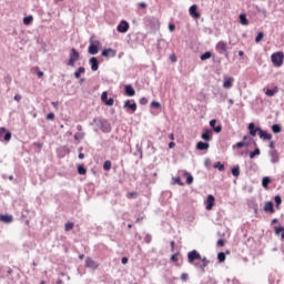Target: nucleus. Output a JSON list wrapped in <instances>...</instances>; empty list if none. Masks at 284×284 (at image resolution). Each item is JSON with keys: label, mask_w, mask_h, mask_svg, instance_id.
<instances>
[{"label": "nucleus", "mask_w": 284, "mask_h": 284, "mask_svg": "<svg viewBox=\"0 0 284 284\" xmlns=\"http://www.w3.org/2000/svg\"><path fill=\"white\" fill-rule=\"evenodd\" d=\"M93 123H95L97 128L104 134H110V132H112V125H110V122L105 119L94 118Z\"/></svg>", "instance_id": "1"}, {"label": "nucleus", "mask_w": 284, "mask_h": 284, "mask_svg": "<svg viewBox=\"0 0 284 284\" xmlns=\"http://www.w3.org/2000/svg\"><path fill=\"white\" fill-rule=\"evenodd\" d=\"M79 59H80L79 51L72 48L69 53V61L67 62V65H69L70 68H74V63L75 61H79Z\"/></svg>", "instance_id": "2"}, {"label": "nucleus", "mask_w": 284, "mask_h": 284, "mask_svg": "<svg viewBox=\"0 0 284 284\" xmlns=\"http://www.w3.org/2000/svg\"><path fill=\"white\" fill-rule=\"evenodd\" d=\"M215 50L219 52V54H224L226 59L230 57V51H227V43L223 40L216 43Z\"/></svg>", "instance_id": "3"}, {"label": "nucleus", "mask_w": 284, "mask_h": 284, "mask_svg": "<svg viewBox=\"0 0 284 284\" xmlns=\"http://www.w3.org/2000/svg\"><path fill=\"white\" fill-rule=\"evenodd\" d=\"M283 52H275L271 55L272 63L273 65H276V68H281V65H283Z\"/></svg>", "instance_id": "4"}, {"label": "nucleus", "mask_w": 284, "mask_h": 284, "mask_svg": "<svg viewBox=\"0 0 284 284\" xmlns=\"http://www.w3.org/2000/svg\"><path fill=\"white\" fill-rule=\"evenodd\" d=\"M101 42L99 40H90V45L88 49L89 54H99V47Z\"/></svg>", "instance_id": "5"}, {"label": "nucleus", "mask_w": 284, "mask_h": 284, "mask_svg": "<svg viewBox=\"0 0 284 284\" xmlns=\"http://www.w3.org/2000/svg\"><path fill=\"white\" fill-rule=\"evenodd\" d=\"M187 261L191 265H195L194 261H201V253H199V251H196V250L189 252Z\"/></svg>", "instance_id": "6"}, {"label": "nucleus", "mask_w": 284, "mask_h": 284, "mask_svg": "<svg viewBox=\"0 0 284 284\" xmlns=\"http://www.w3.org/2000/svg\"><path fill=\"white\" fill-rule=\"evenodd\" d=\"M10 139H12V133L8 130H6V128H1L0 129V141H10Z\"/></svg>", "instance_id": "7"}, {"label": "nucleus", "mask_w": 284, "mask_h": 284, "mask_svg": "<svg viewBox=\"0 0 284 284\" xmlns=\"http://www.w3.org/2000/svg\"><path fill=\"white\" fill-rule=\"evenodd\" d=\"M268 156L271 159V163L275 164L281 161V158L278 156V151L277 150H271L268 151Z\"/></svg>", "instance_id": "8"}, {"label": "nucleus", "mask_w": 284, "mask_h": 284, "mask_svg": "<svg viewBox=\"0 0 284 284\" xmlns=\"http://www.w3.org/2000/svg\"><path fill=\"white\" fill-rule=\"evenodd\" d=\"M118 32H122L123 34L130 30V23L128 21L122 20L121 23L116 27Z\"/></svg>", "instance_id": "9"}, {"label": "nucleus", "mask_w": 284, "mask_h": 284, "mask_svg": "<svg viewBox=\"0 0 284 284\" xmlns=\"http://www.w3.org/2000/svg\"><path fill=\"white\" fill-rule=\"evenodd\" d=\"M234 85V78L233 77H224L223 88L224 90H230Z\"/></svg>", "instance_id": "10"}, {"label": "nucleus", "mask_w": 284, "mask_h": 284, "mask_svg": "<svg viewBox=\"0 0 284 284\" xmlns=\"http://www.w3.org/2000/svg\"><path fill=\"white\" fill-rule=\"evenodd\" d=\"M202 264H194V267H196V270H201L202 272H205V267H207V265H210V261L207 260V257H201Z\"/></svg>", "instance_id": "11"}, {"label": "nucleus", "mask_w": 284, "mask_h": 284, "mask_svg": "<svg viewBox=\"0 0 284 284\" xmlns=\"http://www.w3.org/2000/svg\"><path fill=\"white\" fill-rule=\"evenodd\" d=\"M101 54H102V57H105V58H108V57L114 58V57H116V50H114L112 48L104 49Z\"/></svg>", "instance_id": "12"}, {"label": "nucleus", "mask_w": 284, "mask_h": 284, "mask_svg": "<svg viewBox=\"0 0 284 284\" xmlns=\"http://www.w3.org/2000/svg\"><path fill=\"white\" fill-rule=\"evenodd\" d=\"M89 63L91 65L92 72H97L99 70V59L95 57L90 58Z\"/></svg>", "instance_id": "13"}, {"label": "nucleus", "mask_w": 284, "mask_h": 284, "mask_svg": "<svg viewBox=\"0 0 284 284\" xmlns=\"http://www.w3.org/2000/svg\"><path fill=\"white\" fill-rule=\"evenodd\" d=\"M258 136L262 141H272V134L263 129L260 130Z\"/></svg>", "instance_id": "14"}, {"label": "nucleus", "mask_w": 284, "mask_h": 284, "mask_svg": "<svg viewBox=\"0 0 284 284\" xmlns=\"http://www.w3.org/2000/svg\"><path fill=\"white\" fill-rule=\"evenodd\" d=\"M85 267H90L91 270H97L99 267V264L91 257H88L85 260Z\"/></svg>", "instance_id": "15"}, {"label": "nucleus", "mask_w": 284, "mask_h": 284, "mask_svg": "<svg viewBox=\"0 0 284 284\" xmlns=\"http://www.w3.org/2000/svg\"><path fill=\"white\" fill-rule=\"evenodd\" d=\"M196 10V4H192L189 9L190 16L193 17V19H199V17H201V13H199Z\"/></svg>", "instance_id": "16"}, {"label": "nucleus", "mask_w": 284, "mask_h": 284, "mask_svg": "<svg viewBox=\"0 0 284 284\" xmlns=\"http://www.w3.org/2000/svg\"><path fill=\"white\" fill-rule=\"evenodd\" d=\"M124 92H125L126 97H134V94H136V91L134 90L132 84H126L124 87Z\"/></svg>", "instance_id": "17"}, {"label": "nucleus", "mask_w": 284, "mask_h": 284, "mask_svg": "<svg viewBox=\"0 0 284 284\" xmlns=\"http://www.w3.org/2000/svg\"><path fill=\"white\" fill-rule=\"evenodd\" d=\"M248 130H250L251 136H256V132L258 133L261 132V128H256L254 123L248 124Z\"/></svg>", "instance_id": "18"}, {"label": "nucleus", "mask_w": 284, "mask_h": 284, "mask_svg": "<svg viewBox=\"0 0 284 284\" xmlns=\"http://www.w3.org/2000/svg\"><path fill=\"white\" fill-rule=\"evenodd\" d=\"M123 109H124V110H125V109H129V110H131L132 112H136V104H135V102L131 103L130 100H126V101L124 102Z\"/></svg>", "instance_id": "19"}, {"label": "nucleus", "mask_w": 284, "mask_h": 284, "mask_svg": "<svg viewBox=\"0 0 284 284\" xmlns=\"http://www.w3.org/2000/svg\"><path fill=\"white\" fill-rule=\"evenodd\" d=\"M211 134H212V130L206 129V130L202 133L201 139H203V141L210 142V141H212Z\"/></svg>", "instance_id": "20"}, {"label": "nucleus", "mask_w": 284, "mask_h": 284, "mask_svg": "<svg viewBox=\"0 0 284 284\" xmlns=\"http://www.w3.org/2000/svg\"><path fill=\"white\" fill-rule=\"evenodd\" d=\"M264 212H270L271 214H274V203L273 202H266L264 205Z\"/></svg>", "instance_id": "21"}, {"label": "nucleus", "mask_w": 284, "mask_h": 284, "mask_svg": "<svg viewBox=\"0 0 284 284\" xmlns=\"http://www.w3.org/2000/svg\"><path fill=\"white\" fill-rule=\"evenodd\" d=\"M196 149L200 150V151L209 150L210 149V143L200 141L196 144Z\"/></svg>", "instance_id": "22"}, {"label": "nucleus", "mask_w": 284, "mask_h": 284, "mask_svg": "<svg viewBox=\"0 0 284 284\" xmlns=\"http://www.w3.org/2000/svg\"><path fill=\"white\" fill-rule=\"evenodd\" d=\"M214 201H215L214 195H209L207 196L206 210H212V207H214Z\"/></svg>", "instance_id": "23"}, {"label": "nucleus", "mask_w": 284, "mask_h": 284, "mask_svg": "<svg viewBox=\"0 0 284 284\" xmlns=\"http://www.w3.org/2000/svg\"><path fill=\"white\" fill-rule=\"evenodd\" d=\"M271 130L274 134H281V132H283V126H281V124H273Z\"/></svg>", "instance_id": "24"}, {"label": "nucleus", "mask_w": 284, "mask_h": 284, "mask_svg": "<svg viewBox=\"0 0 284 284\" xmlns=\"http://www.w3.org/2000/svg\"><path fill=\"white\" fill-rule=\"evenodd\" d=\"M240 23L242 26H250V20H247V16L245 13L240 14Z\"/></svg>", "instance_id": "25"}, {"label": "nucleus", "mask_w": 284, "mask_h": 284, "mask_svg": "<svg viewBox=\"0 0 284 284\" xmlns=\"http://www.w3.org/2000/svg\"><path fill=\"white\" fill-rule=\"evenodd\" d=\"M213 168L215 170H219V172H225V165L223 163H221V162H215L213 164Z\"/></svg>", "instance_id": "26"}, {"label": "nucleus", "mask_w": 284, "mask_h": 284, "mask_svg": "<svg viewBox=\"0 0 284 284\" xmlns=\"http://www.w3.org/2000/svg\"><path fill=\"white\" fill-rule=\"evenodd\" d=\"M12 215H0V221H2L3 223H12Z\"/></svg>", "instance_id": "27"}, {"label": "nucleus", "mask_w": 284, "mask_h": 284, "mask_svg": "<svg viewBox=\"0 0 284 284\" xmlns=\"http://www.w3.org/2000/svg\"><path fill=\"white\" fill-rule=\"evenodd\" d=\"M237 148L241 150V148H250V142H237L235 145H233V150Z\"/></svg>", "instance_id": "28"}, {"label": "nucleus", "mask_w": 284, "mask_h": 284, "mask_svg": "<svg viewBox=\"0 0 284 284\" xmlns=\"http://www.w3.org/2000/svg\"><path fill=\"white\" fill-rule=\"evenodd\" d=\"M184 176H186V184L187 185H192L194 183V176H192V174L185 172Z\"/></svg>", "instance_id": "29"}, {"label": "nucleus", "mask_w": 284, "mask_h": 284, "mask_svg": "<svg viewBox=\"0 0 284 284\" xmlns=\"http://www.w3.org/2000/svg\"><path fill=\"white\" fill-rule=\"evenodd\" d=\"M85 72V68L84 67H80L75 72H74V77L77 79H81V74H83Z\"/></svg>", "instance_id": "30"}, {"label": "nucleus", "mask_w": 284, "mask_h": 284, "mask_svg": "<svg viewBox=\"0 0 284 284\" xmlns=\"http://www.w3.org/2000/svg\"><path fill=\"white\" fill-rule=\"evenodd\" d=\"M112 169V162L110 160H106L104 163H103V170L105 172L110 171Z\"/></svg>", "instance_id": "31"}, {"label": "nucleus", "mask_w": 284, "mask_h": 284, "mask_svg": "<svg viewBox=\"0 0 284 284\" xmlns=\"http://www.w3.org/2000/svg\"><path fill=\"white\" fill-rule=\"evenodd\" d=\"M78 174H81V175L88 174V170L85 169V166L83 164H80L78 166Z\"/></svg>", "instance_id": "32"}, {"label": "nucleus", "mask_w": 284, "mask_h": 284, "mask_svg": "<svg viewBox=\"0 0 284 284\" xmlns=\"http://www.w3.org/2000/svg\"><path fill=\"white\" fill-rule=\"evenodd\" d=\"M212 58V52L206 51L204 54L200 57L201 61H207V59Z\"/></svg>", "instance_id": "33"}, {"label": "nucleus", "mask_w": 284, "mask_h": 284, "mask_svg": "<svg viewBox=\"0 0 284 284\" xmlns=\"http://www.w3.org/2000/svg\"><path fill=\"white\" fill-rule=\"evenodd\" d=\"M275 201V207L278 210V207L281 206V203H283V199L281 197V195H276L274 197Z\"/></svg>", "instance_id": "34"}, {"label": "nucleus", "mask_w": 284, "mask_h": 284, "mask_svg": "<svg viewBox=\"0 0 284 284\" xmlns=\"http://www.w3.org/2000/svg\"><path fill=\"white\" fill-rule=\"evenodd\" d=\"M233 176H240L241 175V168L239 165L234 166L232 169Z\"/></svg>", "instance_id": "35"}, {"label": "nucleus", "mask_w": 284, "mask_h": 284, "mask_svg": "<svg viewBox=\"0 0 284 284\" xmlns=\"http://www.w3.org/2000/svg\"><path fill=\"white\" fill-rule=\"evenodd\" d=\"M278 92V89H267L265 94L266 97H274Z\"/></svg>", "instance_id": "36"}, {"label": "nucleus", "mask_w": 284, "mask_h": 284, "mask_svg": "<svg viewBox=\"0 0 284 284\" xmlns=\"http://www.w3.org/2000/svg\"><path fill=\"white\" fill-rule=\"evenodd\" d=\"M261 155V149L256 148L253 152H250V159H254V156Z\"/></svg>", "instance_id": "37"}, {"label": "nucleus", "mask_w": 284, "mask_h": 284, "mask_svg": "<svg viewBox=\"0 0 284 284\" xmlns=\"http://www.w3.org/2000/svg\"><path fill=\"white\" fill-rule=\"evenodd\" d=\"M32 21H34V18L32 16L23 18L24 26H30V23H32Z\"/></svg>", "instance_id": "38"}, {"label": "nucleus", "mask_w": 284, "mask_h": 284, "mask_svg": "<svg viewBox=\"0 0 284 284\" xmlns=\"http://www.w3.org/2000/svg\"><path fill=\"white\" fill-rule=\"evenodd\" d=\"M271 182H272V180L270 179V176H265V178H263V180H262V185H263L264 187H267Z\"/></svg>", "instance_id": "39"}, {"label": "nucleus", "mask_w": 284, "mask_h": 284, "mask_svg": "<svg viewBox=\"0 0 284 284\" xmlns=\"http://www.w3.org/2000/svg\"><path fill=\"white\" fill-rule=\"evenodd\" d=\"M172 181H173V185H181L183 186V181H181V178L180 176H176V178H172Z\"/></svg>", "instance_id": "40"}, {"label": "nucleus", "mask_w": 284, "mask_h": 284, "mask_svg": "<svg viewBox=\"0 0 284 284\" xmlns=\"http://www.w3.org/2000/svg\"><path fill=\"white\" fill-rule=\"evenodd\" d=\"M217 260L220 263H225V253L224 252H220L217 254Z\"/></svg>", "instance_id": "41"}, {"label": "nucleus", "mask_w": 284, "mask_h": 284, "mask_svg": "<svg viewBox=\"0 0 284 284\" xmlns=\"http://www.w3.org/2000/svg\"><path fill=\"white\" fill-rule=\"evenodd\" d=\"M73 227H74V223L68 222V223L64 225V231H65V232H70V230H73Z\"/></svg>", "instance_id": "42"}, {"label": "nucleus", "mask_w": 284, "mask_h": 284, "mask_svg": "<svg viewBox=\"0 0 284 284\" xmlns=\"http://www.w3.org/2000/svg\"><path fill=\"white\" fill-rule=\"evenodd\" d=\"M265 37V33L263 31L258 32L256 38H255V43H261V40Z\"/></svg>", "instance_id": "43"}, {"label": "nucleus", "mask_w": 284, "mask_h": 284, "mask_svg": "<svg viewBox=\"0 0 284 284\" xmlns=\"http://www.w3.org/2000/svg\"><path fill=\"white\" fill-rule=\"evenodd\" d=\"M213 131H215L216 134H221V132H223V125L219 124L216 125Z\"/></svg>", "instance_id": "44"}, {"label": "nucleus", "mask_w": 284, "mask_h": 284, "mask_svg": "<svg viewBox=\"0 0 284 284\" xmlns=\"http://www.w3.org/2000/svg\"><path fill=\"white\" fill-rule=\"evenodd\" d=\"M83 136H85V133H75L74 134V140L79 141V139H83Z\"/></svg>", "instance_id": "45"}, {"label": "nucleus", "mask_w": 284, "mask_h": 284, "mask_svg": "<svg viewBox=\"0 0 284 284\" xmlns=\"http://www.w3.org/2000/svg\"><path fill=\"white\" fill-rule=\"evenodd\" d=\"M151 108H156V109H159V108H161V103L158 102V101H152V102H151Z\"/></svg>", "instance_id": "46"}, {"label": "nucleus", "mask_w": 284, "mask_h": 284, "mask_svg": "<svg viewBox=\"0 0 284 284\" xmlns=\"http://www.w3.org/2000/svg\"><path fill=\"white\" fill-rule=\"evenodd\" d=\"M101 99L104 103L108 101V91L102 92Z\"/></svg>", "instance_id": "47"}, {"label": "nucleus", "mask_w": 284, "mask_h": 284, "mask_svg": "<svg viewBox=\"0 0 284 284\" xmlns=\"http://www.w3.org/2000/svg\"><path fill=\"white\" fill-rule=\"evenodd\" d=\"M105 105H114V98H110L109 100L105 101Z\"/></svg>", "instance_id": "48"}, {"label": "nucleus", "mask_w": 284, "mask_h": 284, "mask_svg": "<svg viewBox=\"0 0 284 284\" xmlns=\"http://www.w3.org/2000/svg\"><path fill=\"white\" fill-rule=\"evenodd\" d=\"M171 261H172L173 263H176V262L179 261V253L173 254V255L171 256Z\"/></svg>", "instance_id": "49"}, {"label": "nucleus", "mask_w": 284, "mask_h": 284, "mask_svg": "<svg viewBox=\"0 0 284 284\" xmlns=\"http://www.w3.org/2000/svg\"><path fill=\"white\" fill-rule=\"evenodd\" d=\"M140 105H148V98H141Z\"/></svg>", "instance_id": "50"}, {"label": "nucleus", "mask_w": 284, "mask_h": 284, "mask_svg": "<svg viewBox=\"0 0 284 284\" xmlns=\"http://www.w3.org/2000/svg\"><path fill=\"white\" fill-rule=\"evenodd\" d=\"M268 148L270 150H276V143L274 141H270Z\"/></svg>", "instance_id": "51"}, {"label": "nucleus", "mask_w": 284, "mask_h": 284, "mask_svg": "<svg viewBox=\"0 0 284 284\" xmlns=\"http://www.w3.org/2000/svg\"><path fill=\"white\" fill-rule=\"evenodd\" d=\"M144 241H145L146 243H152V235L146 234L145 237H144Z\"/></svg>", "instance_id": "52"}, {"label": "nucleus", "mask_w": 284, "mask_h": 284, "mask_svg": "<svg viewBox=\"0 0 284 284\" xmlns=\"http://www.w3.org/2000/svg\"><path fill=\"white\" fill-rule=\"evenodd\" d=\"M138 194H139V193H136V192H129V193L126 194V196H128L129 199H132V197H134V196H138Z\"/></svg>", "instance_id": "53"}, {"label": "nucleus", "mask_w": 284, "mask_h": 284, "mask_svg": "<svg viewBox=\"0 0 284 284\" xmlns=\"http://www.w3.org/2000/svg\"><path fill=\"white\" fill-rule=\"evenodd\" d=\"M223 245H225V240L220 239V240L217 241V246H219V247H223Z\"/></svg>", "instance_id": "54"}, {"label": "nucleus", "mask_w": 284, "mask_h": 284, "mask_svg": "<svg viewBox=\"0 0 284 284\" xmlns=\"http://www.w3.org/2000/svg\"><path fill=\"white\" fill-rule=\"evenodd\" d=\"M48 121H54V113L47 114Z\"/></svg>", "instance_id": "55"}, {"label": "nucleus", "mask_w": 284, "mask_h": 284, "mask_svg": "<svg viewBox=\"0 0 284 284\" xmlns=\"http://www.w3.org/2000/svg\"><path fill=\"white\" fill-rule=\"evenodd\" d=\"M187 278H189V275H187V273H183L182 275H181V281H187Z\"/></svg>", "instance_id": "56"}, {"label": "nucleus", "mask_w": 284, "mask_h": 284, "mask_svg": "<svg viewBox=\"0 0 284 284\" xmlns=\"http://www.w3.org/2000/svg\"><path fill=\"white\" fill-rule=\"evenodd\" d=\"M210 125L212 126V129L214 130L216 128V120H211L210 121Z\"/></svg>", "instance_id": "57"}, {"label": "nucleus", "mask_w": 284, "mask_h": 284, "mask_svg": "<svg viewBox=\"0 0 284 284\" xmlns=\"http://www.w3.org/2000/svg\"><path fill=\"white\" fill-rule=\"evenodd\" d=\"M169 30H170V32H174V30H176V26L170 23L169 24Z\"/></svg>", "instance_id": "58"}, {"label": "nucleus", "mask_w": 284, "mask_h": 284, "mask_svg": "<svg viewBox=\"0 0 284 284\" xmlns=\"http://www.w3.org/2000/svg\"><path fill=\"white\" fill-rule=\"evenodd\" d=\"M280 232H284V227L280 226L275 229V234H278Z\"/></svg>", "instance_id": "59"}, {"label": "nucleus", "mask_w": 284, "mask_h": 284, "mask_svg": "<svg viewBox=\"0 0 284 284\" xmlns=\"http://www.w3.org/2000/svg\"><path fill=\"white\" fill-rule=\"evenodd\" d=\"M13 99H14V101H17L19 103V101H21V95L16 94Z\"/></svg>", "instance_id": "60"}, {"label": "nucleus", "mask_w": 284, "mask_h": 284, "mask_svg": "<svg viewBox=\"0 0 284 284\" xmlns=\"http://www.w3.org/2000/svg\"><path fill=\"white\" fill-rule=\"evenodd\" d=\"M121 263H122V265H126V263H128V257H122Z\"/></svg>", "instance_id": "61"}, {"label": "nucleus", "mask_w": 284, "mask_h": 284, "mask_svg": "<svg viewBox=\"0 0 284 284\" xmlns=\"http://www.w3.org/2000/svg\"><path fill=\"white\" fill-rule=\"evenodd\" d=\"M170 59H171V61H172L173 63H176V55L172 54V55L170 57Z\"/></svg>", "instance_id": "62"}, {"label": "nucleus", "mask_w": 284, "mask_h": 284, "mask_svg": "<svg viewBox=\"0 0 284 284\" xmlns=\"http://www.w3.org/2000/svg\"><path fill=\"white\" fill-rule=\"evenodd\" d=\"M34 145H37V148H39V149L43 148V143H41V142H36Z\"/></svg>", "instance_id": "63"}, {"label": "nucleus", "mask_w": 284, "mask_h": 284, "mask_svg": "<svg viewBox=\"0 0 284 284\" xmlns=\"http://www.w3.org/2000/svg\"><path fill=\"white\" fill-rule=\"evenodd\" d=\"M175 145H176V143H174V142H170V143H169V148H170V150H172V148H175Z\"/></svg>", "instance_id": "64"}]
</instances>
